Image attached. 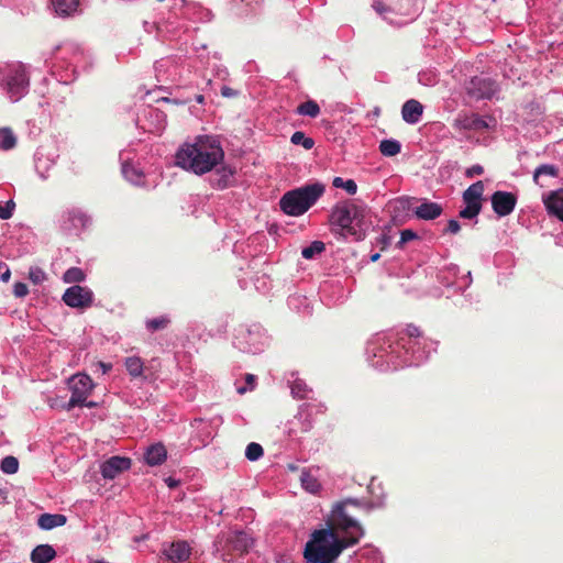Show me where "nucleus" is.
Instances as JSON below:
<instances>
[{
    "label": "nucleus",
    "instance_id": "obj_1",
    "mask_svg": "<svg viewBox=\"0 0 563 563\" xmlns=\"http://www.w3.org/2000/svg\"><path fill=\"white\" fill-rule=\"evenodd\" d=\"M365 508L371 506L356 499H346L339 503L333 509V518L328 527L314 530L303 550V558L308 563H334L342 552L356 545L364 537L363 527L349 511V507Z\"/></svg>",
    "mask_w": 563,
    "mask_h": 563
},
{
    "label": "nucleus",
    "instance_id": "obj_2",
    "mask_svg": "<svg viewBox=\"0 0 563 563\" xmlns=\"http://www.w3.org/2000/svg\"><path fill=\"white\" fill-rule=\"evenodd\" d=\"M224 157V152L216 139L198 136L194 144H184L176 153V165L197 175L210 172Z\"/></svg>",
    "mask_w": 563,
    "mask_h": 563
},
{
    "label": "nucleus",
    "instance_id": "obj_3",
    "mask_svg": "<svg viewBox=\"0 0 563 563\" xmlns=\"http://www.w3.org/2000/svg\"><path fill=\"white\" fill-rule=\"evenodd\" d=\"M365 213V207L356 205L353 200H346L335 205L330 221L340 227L343 235H351L355 241H361L365 238L363 228Z\"/></svg>",
    "mask_w": 563,
    "mask_h": 563
},
{
    "label": "nucleus",
    "instance_id": "obj_4",
    "mask_svg": "<svg viewBox=\"0 0 563 563\" xmlns=\"http://www.w3.org/2000/svg\"><path fill=\"white\" fill-rule=\"evenodd\" d=\"M323 192L324 186L322 184H308L285 192L279 200V207L286 214L299 217L307 212Z\"/></svg>",
    "mask_w": 563,
    "mask_h": 563
},
{
    "label": "nucleus",
    "instance_id": "obj_5",
    "mask_svg": "<svg viewBox=\"0 0 563 563\" xmlns=\"http://www.w3.org/2000/svg\"><path fill=\"white\" fill-rule=\"evenodd\" d=\"M93 388L92 379L86 374H76L69 379L70 399L66 406L68 410L77 405L85 404Z\"/></svg>",
    "mask_w": 563,
    "mask_h": 563
},
{
    "label": "nucleus",
    "instance_id": "obj_6",
    "mask_svg": "<svg viewBox=\"0 0 563 563\" xmlns=\"http://www.w3.org/2000/svg\"><path fill=\"white\" fill-rule=\"evenodd\" d=\"M467 96L473 100L490 99L498 90L495 80L489 77L475 76L465 85Z\"/></svg>",
    "mask_w": 563,
    "mask_h": 563
},
{
    "label": "nucleus",
    "instance_id": "obj_7",
    "mask_svg": "<svg viewBox=\"0 0 563 563\" xmlns=\"http://www.w3.org/2000/svg\"><path fill=\"white\" fill-rule=\"evenodd\" d=\"M63 301L71 308H88L92 305V291L79 285L67 288L63 295Z\"/></svg>",
    "mask_w": 563,
    "mask_h": 563
},
{
    "label": "nucleus",
    "instance_id": "obj_8",
    "mask_svg": "<svg viewBox=\"0 0 563 563\" xmlns=\"http://www.w3.org/2000/svg\"><path fill=\"white\" fill-rule=\"evenodd\" d=\"M492 207L494 212L499 217H506L510 214L517 203V197L509 191H495L492 195Z\"/></svg>",
    "mask_w": 563,
    "mask_h": 563
},
{
    "label": "nucleus",
    "instance_id": "obj_9",
    "mask_svg": "<svg viewBox=\"0 0 563 563\" xmlns=\"http://www.w3.org/2000/svg\"><path fill=\"white\" fill-rule=\"evenodd\" d=\"M7 91L12 101H18L25 93L29 86V79L23 66L20 65L14 74L7 80Z\"/></svg>",
    "mask_w": 563,
    "mask_h": 563
},
{
    "label": "nucleus",
    "instance_id": "obj_10",
    "mask_svg": "<svg viewBox=\"0 0 563 563\" xmlns=\"http://www.w3.org/2000/svg\"><path fill=\"white\" fill-rule=\"evenodd\" d=\"M452 126L459 131H484L488 123L478 114L460 113L452 122Z\"/></svg>",
    "mask_w": 563,
    "mask_h": 563
},
{
    "label": "nucleus",
    "instance_id": "obj_11",
    "mask_svg": "<svg viewBox=\"0 0 563 563\" xmlns=\"http://www.w3.org/2000/svg\"><path fill=\"white\" fill-rule=\"evenodd\" d=\"M131 467V460L129 457L112 456L101 464V474L103 478L113 479L123 471Z\"/></svg>",
    "mask_w": 563,
    "mask_h": 563
},
{
    "label": "nucleus",
    "instance_id": "obj_12",
    "mask_svg": "<svg viewBox=\"0 0 563 563\" xmlns=\"http://www.w3.org/2000/svg\"><path fill=\"white\" fill-rule=\"evenodd\" d=\"M163 554L173 563H180L189 559L190 547L186 541H175L163 550Z\"/></svg>",
    "mask_w": 563,
    "mask_h": 563
},
{
    "label": "nucleus",
    "instance_id": "obj_13",
    "mask_svg": "<svg viewBox=\"0 0 563 563\" xmlns=\"http://www.w3.org/2000/svg\"><path fill=\"white\" fill-rule=\"evenodd\" d=\"M423 106L416 99L407 100L401 108L402 120L409 124H416L420 121L423 113Z\"/></svg>",
    "mask_w": 563,
    "mask_h": 563
},
{
    "label": "nucleus",
    "instance_id": "obj_14",
    "mask_svg": "<svg viewBox=\"0 0 563 563\" xmlns=\"http://www.w3.org/2000/svg\"><path fill=\"white\" fill-rule=\"evenodd\" d=\"M442 212L443 208L441 205L428 200H423V202L413 210V214L422 220H434L440 217Z\"/></svg>",
    "mask_w": 563,
    "mask_h": 563
},
{
    "label": "nucleus",
    "instance_id": "obj_15",
    "mask_svg": "<svg viewBox=\"0 0 563 563\" xmlns=\"http://www.w3.org/2000/svg\"><path fill=\"white\" fill-rule=\"evenodd\" d=\"M543 202L549 213L563 221V188L551 191L549 196L543 199Z\"/></svg>",
    "mask_w": 563,
    "mask_h": 563
},
{
    "label": "nucleus",
    "instance_id": "obj_16",
    "mask_svg": "<svg viewBox=\"0 0 563 563\" xmlns=\"http://www.w3.org/2000/svg\"><path fill=\"white\" fill-rule=\"evenodd\" d=\"M484 194V183L478 180L472 184L464 192H463V201L465 205H474L476 207L482 208V200Z\"/></svg>",
    "mask_w": 563,
    "mask_h": 563
},
{
    "label": "nucleus",
    "instance_id": "obj_17",
    "mask_svg": "<svg viewBox=\"0 0 563 563\" xmlns=\"http://www.w3.org/2000/svg\"><path fill=\"white\" fill-rule=\"evenodd\" d=\"M167 457V450L162 443L151 445L145 453V461L151 466L161 465Z\"/></svg>",
    "mask_w": 563,
    "mask_h": 563
},
{
    "label": "nucleus",
    "instance_id": "obj_18",
    "mask_svg": "<svg viewBox=\"0 0 563 563\" xmlns=\"http://www.w3.org/2000/svg\"><path fill=\"white\" fill-rule=\"evenodd\" d=\"M67 522L66 516L62 514H42L37 519V525L43 530H51L62 527Z\"/></svg>",
    "mask_w": 563,
    "mask_h": 563
},
{
    "label": "nucleus",
    "instance_id": "obj_19",
    "mask_svg": "<svg viewBox=\"0 0 563 563\" xmlns=\"http://www.w3.org/2000/svg\"><path fill=\"white\" fill-rule=\"evenodd\" d=\"M56 556V551L49 544L37 545L31 553L33 563H48Z\"/></svg>",
    "mask_w": 563,
    "mask_h": 563
},
{
    "label": "nucleus",
    "instance_id": "obj_20",
    "mask_svg": "<svg viewBox=\"0 0 563 563\" xmlns=\"http://www.w3.org/2000/svg\"><path fill=\"white\" fill-rule=\"evenodd\" d=\"M80 0H52V5L59 16H69L77 11Z\"/></svg>",
    "mask_w": 563,
    "mask_h": 563
},
{
    "label": "nucleus",
    "instance_id": "obj_21",
    "mask_svg": "<svg viewBox=\"0 0 563 563\" xmlns=\"http://www.w3.org/2000/svg\"><path fill=\"white\" fill-rule=\"evenodd\" d=\"M296 112L299 115L317 118L320 114V107L314 100H307L297 107Z\"/></svg>",
    "mask_w": 563,
    "mask_h": 563
},
{
    "label": "nucleus",
    "instance_id": "obj_22",
    "mask_svg": "<svg viewBox=\"0 0 563 563\" xmlns=\"http://www.w3.org/2000/svg\"><path fill=\"white\" fill-rule=\"evenodd\" d=\"M16 145V137L10 128L0 129V148L3 151L12 150Z\"/></svg>",
    "mask_w": 563,
    "mask_h": 563
},
{
    "label": "nucleus",
    "instance_id": "obj_23",
    "mask_svg": "<svg viewBox=\"0 0 563 563\" xmlns=\"http://www.w3.org/2000/svg\"><path fill=\"white\" fill-rule=\"evenodd\" d=\"M300 481L302 487L309 493L317 494L321 488L319 481L309 472L302 471Z\"/></svg>",
    "mask_w": 563,
    "mask_h": 563
},
{
    "label": "nucleus",
    "instance_id": "obj_24",
    "mask_svg": "<svg viewBox=\"0 0 563 563\" xmlns=\"http://www.w3.org/2000/svg\"><path fill=\"white\" fill-rule=\"evenodd\" d=\"M401 145L396 140H383L379 144V151L384 156L391 157L400 153Z\"/></svg>",
    "mask_w": 563,
    "mask_h": 563
},
{
    "label": "nucleus",
    "instance_id": "obj_25",
    "mask_svg": "<svg viewBox=\"0 0 563 563\" xmlns=\"http://www.w3.org/2000/svg\"><path fill=\"white\" fill-rule=\"evenodd\" d=\"M559 167L551 164H543L536 168L533 173V181L536 184H539V178L542 175L550 176V177H558L559 176Z\"/></svg>",
    "mask_w": 563,
    "mask_h": 563
},
{
    "label": "nucleus",
    "instance_id": "obj_26",
    "mask_svg": "<svg viewBox=\"0 0 563 563\" xmlns=\"http://www.w3.org/2000/svg\"><path fill=\"white\" fill-rule=\"evenodd\" d=\"M125 367L133 377H139L143 373V362L137 356H131L125 360Z\"/></svg>",
    "mask_w": 563,
    "mask_h": 563
},
{
    "label": "nucleus",
    "instance_id": "obj_27",
    "mask_svg": "<svg viewBox=\"0 0 563 563\" xmlns=\"http://www.w3.org/2000/svg\"><path fill=\"white\" fill-rule=\"evenodd\" d=\"M325 250V244L321 241H313L309 246L303 247L301 255L306 260L313 258L317 254H321Z\"/></svg>",
    "mask_w": 563,
    "mask_h": 563
},
{
    "label": "nucleus",
    "instance_id": "obj_28",
    "mask_svg": "<svg viewBox=\"0 0 563 563\" xmlns=\"http://www.w3.org/2000/svg\"><path fill=\"white\" fill-rule=\"evenodd\" d=\"M169 323L170 319L167 316H161L158 318L147 320L145 325L150 332H156L166 329Z\"/></svg>",
    "mask_w": 563,
    "mask_h": 563
},
{
    "label": "nucleus",
    "instance_id": "obj_29",
    "mask_svg": "<svg viewBox=\"0 0 563 563\" xmlns=\"http://www.w3.org/2000/svg\"><path fill=\"white\" fill-rule=\"evenodd\" d=\"M85 273L79 267L68 268L63 276V280L67 284L80 283L85 280Z\"/></svg>",
    "mask_w": 563,
    "mask_h": 563
},
{
    "label": "nucleus",
    "instance_id": "obj_30",
    "mask_svg": "<svg viewBox=\"0 0 563 563\" xmlns=\"http://www.w3.org/2000/svg\"><path fill=\"white\" fill-rule=\"evenodd\" d=\"M290 141L295 145H301L305 150H311L314 145L313 139L306 136L301 131H296L291 135Z\"/></svg>",
    "mask_w": 563,
    "mask_h": 563
},
{
    "label": "nucleus",
    "instance_id": "obj_31",
    "mask_svg": "<svg viewBox=\"0 0 563 563\" xmlns=\"http://www.w3.org/2000/svg\"><path fill=\"white\" fill-rule=\"evenodd\" d=\"M332 184L335 188H343L349 195H355L357 191V185L353 179L335 177Z\"/></svg>",
    "mask_w": 563,
    "mask_h": 563
},
{
    "label": "nucleus",
    "instance_id": "obj_32",
    "mask_svg": "<svg viewBox=\"0 0 563 563\" xmlns=\"http://www.w3.org/2000/svg\"><path fill=\"white\" fill-rule=\"evenodd\" d=\"M291 395L298 399H305L308 397V393L310 391L307 384L301 379H296L291 384Z\"/></svg>",
    "mask_w": 563,
    "mask_h": 563
},
{
    "label": "nucleus",
    "instance_id": "obj_33",
    "mask_svg": "<svg viewBox=\"0 0 563 563\" xmlns=\"http://www.w3.org/2000/svg\"><path fill=\"white\" fill-rule=\"evenodd\" d=\"M0 468L5 474H15L19 470V461L12 455L5 456L1 461Z\"/></svg>",
    "mask_w": 563,
    "mask_h": 563
},
{
    "label": "nucleus",
    "instance_id": "obj_34",
    "mask_svg": "<svg viewBox=\"0 0 563 563\" xmlns=\"http://www.w3.org/2000/svg\"><path fill=\"white\" fill-rule=\"evenodd\" d=\"M264 454V450L261 444L251 442L245 450V456L250 461H257Z\"/></svg>",
    "mask_w": 563,
    "mask_h": 563
},
{
    "label": "nucleus",
    "instance_id": "obj_35",
    "mask_svg": "<svg viewBox=\"0 0 563 563\" xmlns=\"http://www.w3.org/2000/svg\"><path fill=\"white\" fill-rule=\"evenodd\" d=\"M219 177L214 180L219 188H225L230 184L231 177L234 175V170L231 168L223 167L218 170Z\"/></svg>",
    "mask_w": 563,
    "mask_h": 563
},
{
    "label": "nucleus",
    "instance_id": "obj_36",
    "mask_svg": "<svg viewBox=\"0 0 563 563\" xmlns=\"http://www.w3.org/2000/svg\"><path fill=\"white\" fill-rule=\"evenodd\" d=\"M29 279L37 285L43 283L46 279V275L44 271L37 266H33L29 269Z\"/></svg>",
    "mask_w": 563,
    "mask_h": 563
},
{
    "label": "nucleus",
    "instance_id": "obj_37",
    "mask_svg": "<svg viewBox=\"0 0 563 563\" xmlns=\"http://www.w3.org/2000/svg\"><path fill=\"white\" fill-rule=\"evenodd\" d=\"M417 239H419V236L415 231H412L410 229L402 230L400 232V240L397 242V247L404 249V246L407 242L413 241Z\"/></svg>",
    "mask_w": 563,
    "mask_h": 563
},
{
    "label": "nucleus",
    "instance_id": "obj_38",
    "mask_svg": "<svg viewBox=\"0 0 563 563\" xmlns=\"http://www.w3.org/2000/svg\"><path fill=\"white\" fill-rule=\"evenodd\" d=\"M482 208L474 205H466L465 208L460 211L459 216L463 219H474L479 214Z\"/></svg>",
    "mask_w": 563,
    "mask_h": 563
},
{
    "label": "nucleus",
    "instance_id": "obj_39",
    "mask_svg": "<svg viewBox=\"0 0 563 563\" xmlns=\"http://www.w3.org/2000/svg\"><path fill=\"white\" fill-rule=\"evenodd\" d=\"M15 208V202L13 200H9L5 205L0 203V219L8 220L13 216V210Z\"/></svg>",
    "mask_w": 563,
    "mask_h": 563
},
{
    "label": "nucleus",
    "instance_id": "obj_40",
    "mask_svg": "<svg viewBox=\"0 0 563 563\" xmlns=\"http://www.w3.org/2000/svg\"><path fill=\"white\" fill-rule=\"evenodd\" d=\"M13 294L16 298L25 297L29 294V288L24 283H15L13 286Z\"/></svg>",
    "mask_w": 563,
    "mask_h": 563
},
{
    "label": "nucleus",
    "instance_id": "obj_41",
    "mask_svg": "<svg viewBox=\"0 0 563 563\" xmlns=\"http://www.w3.org/2000/svg\"><path fill=\"white\" fill-rule=\"evenodd\" d=\"M245 382L247 386L239 387V394H245L247 390H252L255 386V376L253 374H246Z\"/></svg>",
    "mask_w": 563,
    "mask_h": 563
},
{
    "label": "nucleus",
    "instance_id": "obj_42",
    "mask_svg": "<svg viewBox=\"0 0 563 563\" xmlns=\"http://www.w3.org/2000/svg\"><path fill=\"white\" fill-rule=\"evenodd\" d=\"M460 230H461V225H460L459 221L452 219L448 222V227L444 230V232L451 233V234H457L460 232Z\"/></svg>",
    "mask_w": 563,
    "mask_h": 563
},
{
    "label": "nucleus",
    "instance_id": "obj_43",
    "mask_svg": "<svg viewBox=\"0 0 563 563\" xmlns=\"http://www.w3.org/2000/svg\"><path fill=\"white\" fill-rule=\"evenodd\" d=\"M11 272L5 263L0 262V280L7 283L10 279Z\"/></svg>",
    "mask_w": 563,
    "mask_h": 563
},
{
    "label": "nucleus",
    "instance_id": "obj_44",
    "mask_svg": "<svg viewBox=\"0 0 563 563\" xmlns=\"http://www.w3.org/2000/svg\"><path fill=\"white\" fill-rule=\"evenodd\" d=\"M483 173H484L483 166H481V165H473L472 167H470L466 170L465 175H466V177L472 178L475 175H482Z\"/></svg>",
    "mask_w": 563,
    "mask_h": 563
},
{
    "label": "nucleus",
    "instance_id": "obj_45",
    "mask_svg": "<svg viewBox=\"0 0 563 563\" xmlns=\"http://www.w3.org/2000/svg\"><path fill=\"white\" fill-rule=\"evenodd\" d=\"M406 333L410 338H419L421 335V331L418 327L413 324H409L406 329Z\"/></svg>",
    "mask_w": 563,
    "mask_h": 563
},
{
    "label": "nucleus",
    "instance_id": "obj_46",
    "mask_svg": "<svg viewBox=\"0 0 563 563\" xmlns=\"http://www.w3.org/2000/svg\"><path fill=\"white\" fill-rule=\"evenodd\" d=\"M373 7L379 14H384L388 11V8L380 0H375Z\"/></svg>",
    "mask_w": 563,
    "mask_h": 563
},
{
    "label": "nucleus",
    "instance_id": "obj_47",
    "mask_svg": "<svg viewBox=\"0 0 563 563\" xmlns=\"http://www.w3.org/2000/svg\"><path fill=\"white\" fill-rule=\"evenodd\" d=\"M246 537L247 536L245 533H243V532L239 533V536H238V540L243 543L242 544V550H246L247 549V538Z\"/></svg>",
    "mask_w": 563,
    "mask_h": 563
},
{
    "label": "nucleus",
    "instance_id": "obj_48",
    "mask_svg": "<svg viewBox=\"0 0 563 563\" xmlns=\"http://www.w3.org/2000/svg\"><path fill=\"white\" fill-rule=\"evenodd\" d=\"M165 482L169 488H176L179 485V481L173 477H167Z\"/></svg>",
    "mask_w": 563,
    "mask_h": 563
},
{
    "label": "nucleus",
    "instance_id": "obj_49",
    "mask_svg": "<svg viewBox=\"0 0 563 563\" xmlns=\"http://www.w3.org/2000/svg\"><path fill=\"white\" fill-rule=\"evenodd\" d=\"M221 92H222V96H224V97H230L233 95V90L229 87H223Z\"/></svg>",
    "mask_w": 563,
    "mask_h": 563
},
{
    "label": "nucleus",
    "instance_id": "obj_50",
    "mask_svg": "<svg viewBox=\"0 0 563 563\" xmlns=\"http://www.w3.org/2000/svg\"><path fill=\"white\" fill-rule=\"evenodd\" d=\"M99 366L102 367L103 373H107L111 368L110 364H104L102 362L99 363Z\"/></svg>",
    "mask_w": 563,
    "mask_h": 563
},
{
    "label": "nucleus",
    "instance_id": "obj_51",
    "mask_svg": "<svg viewBox=\"0 0 563 563\" xmlns=\"http://www.w3.org/2000/svg\"><path fill=\"white\" fill-rule=\"evenodd\" d=\"M79 406H85V407L91 408V407L96 406V402L85 400V404H80Z\"/></svg>",
    "mask_w": 563,
    "mask_h": 563
},
{
    "label": "nucleus",
    "instance_id": "obj_52",
    "mask_svg": "<svg viewBox=\"0 0 563 563\" xmlns=\"http://www.w3.org/2000/svg\"><path fill=\"white\" fill-rule=\"evenodd\" d=\"M380 257L379 253H375L371 256L372 262H376Z\"/></svg>",
    "mask_w": 563,
    "mask_h": 563
},
{
    "label": "nucleus",
    "instance_id": "obj_53",
    "mask_svg": "<svg viewBox=\"0 0 563 563\" xmlns=\"http://www.w3.org/2000/svg\"><path fill=\"white\" fill-rule=\"evenodd\" d=\"M202 100H203V97L202 96H198L197 101L198 102H202Z\"/></svg>",
    "mask_w": 563,
    "mask_h": 563
}]
</instances>
